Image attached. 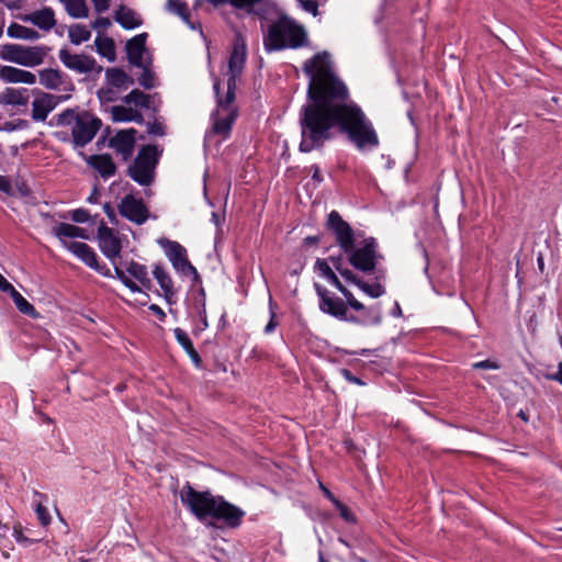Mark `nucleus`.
<instances>
[{
  "mask_svg": "<svg viewBox=\"0 0 562 562\" xmlns=\"http://www.w3.org/2000/svg\"><path fill=\"white\" fill-rule=\"evenodd\" d=\"M115 277L133 293L151 289V280L148 277V270L145 265L131 260L125 263V269L115 267Z\"/></svg>",
  "mask_w": 562,
  "mask_h": 562,
  "instance_id": "nucleus-9",
  "label": "nucleus"
},
{
  "mask_svg": "<svg viewBox=\"0 0 562 562\" xmlns=\"http://www.w3.org/2000/svg\"><path fill=\"white\" fill-rule=\"evenodd\" d=\"M547 379L559 382L562 385V362L558 366V371L553 374H548Z\"/></svg>",
  "mask_w": 562,
  "mask_h": 562,
  "instance_id": "nucleus-60",
  "label": "nucleus"
},
{
  "mask_svg": "<svg viewBox=\"0 0 562 562\" xmlns=\"http://www.w3.org/2000/svg\"><path fill=\"white\" fill-rule=\"evenodd\" d=\"M120 91L119 88L112 87L105 82L104 86L98 90L97 94L101 103H110L119 99Z\"/></svg>",
  "mask_w": 562,
  "mask_h": 562,
  "instance_id": "nucleus-41",
  "label": "nucleus"
},
{
  "mask_svg": "<svg viewBox=\"0 0 562 562\" xmlns=\"http://www.w3.org/2000/svg\"><path fill=\"white\" fill-rule=\"evenodd\" d=\"M49 48L44 45L25 46L14 43L0 45V59L23 67H36L44 63Z\"/></svg>",
  "mask_w": 562,
  "mask_h": 562,
  "instance_id": "nucleus-7",
  "label": "nucleus"
},
{
  "mask_svg": "<svg viewBox=\"0 0 562 562\" xmlns=\"http://www.w3.org/2000/svg\"><path fill=\"white\" fill-rule=\"evenodd\" d=\"M327 260L329 265L331 263V268H334L338 273L345 268L344 259L341 256H330Z\"/></svg>",
  "mask_w": 562,
  "mask_h": 562,
  "instance_id": "nucleus-56",
  "label": "nucleus"
},
{
  "mask_svg": "<svg viewBox=\"0 0 562 562\" xmlns=\"http://www.w3.org/2000/svg\"><path fill=\"white\" fill-rule=\"evenodd\" d=\"M175 338L178 344L184 349L188 353L192 362L199 367L202 362V359L199 352L194 349L193 344L189 337V335L181 328L177 327L173 329Z\"/></svg>",
  "mask_w": 562,
  "mask_h": 562,
  "instance_id": "nucleus-32",
  "label": "nucleus"
},
{
  "mask_svg": "<svg viewBox=\"0 0 562 562\" xmlns=\"http://www.w3.org/2000/svg\"><path fill=\"white\" fill-rule=\"evenodd\" d=\"M149 310L154 312L160 319H164L166 317V314L162 311V308L156 304H151L149 306Z\"/></svg>",
  "mask_w": 562,
  "mask_h": 562,
  "instance_id": "nucleus-62",
  "label": "nucleus"
},
{
  "mask_svg": "<svg viewBox=\"0 0 562 562\" xmlns=\"http://www.w3.org/2000/svg\"><path fill=\"white\" fill-rule=\"evenodd\" d=\"M311 171H312V179L317 183L319 184L321 182H323L324 178L321 173V169L317 165H313L311 166Z\"/></svg>",
  "mask_w": 562,
  "mask_h": 562,
  "instance_id": "nucleus-58",
  "label": "nucleus"
},
{
  "mask_svg": "<svg viewBox=\"0 0 562 562\" xmlns=\"http://www.w3.org/2000/svg\"><path fill=\"white\" fill-rule=\"evenodd\" d=\"M65 248L70 251L74 256L85 262L88 267L95 271L106 276L109 269L101 267L98 262V256L94 250L82 241L65 244Z\"/></svg>",
  "mask_w": 562,
  "mask_h": 562,
  "instance_id": "nucleus-22",
  "label": "nucleus"
},
{
  "mask_svg": "<svg viewBox=\"0 0 562 562\" xmlns=\"http://www.w3.org/2000/svg\"><path fill=\"white\" fill-rule=\"evenodd\" d=\"M22 22L31 23L43 31H50L56 25L55 12L52 8L45 7L41 10L18 16Z\"/></svg>",
  "mask_w": 562,
  "mask_h": 562,
  "instance_id": "nucleus-24",
  "label": "nucleus"
},
{
  "mask_svg": "<svg viewBox=\"0 0 562 562\" xmlns=\"http://www.w3.org/2000/svg\"><path fill=\"white\" fill-rule=\"evenodd\" d=\"M339 274L349 283H352L355 285H359V282H361V280L348 268H344Z\"/></svg>",
  "mask_w": 562,
  "mask_h": 562,
  "instance_id": "nucleus-52",
  "label": "nucleus"
},
{
  "mask_svg": "<svg viewBox=\"0 0 562 562\" xmlns=\"http://www.w3.org/2000/svg\"><path fill=\"white\" fill-rule=\"evenodd\" d=\"M378 244L374 238L370 237L362 241V245L356 247L352 245V250L344 251L347 255L350 265L362 271L371 272L375 269L378 261L382 258L378 254Z\"/></svg>",
  "mask_w": 562,
  "mask_h": 562,
  "instance_id": "nucleus-10",
  "label": "nucleus"
},
{
  "mask_svg": "<svg viewBox=\"0 0 562 562\" xmlns=\"http://www.w3.org/2000/svg\"><path fill=\"white\" fill-rule=\"evenodd\" d=\"M0 80L5 83L34 85L35 74L13 66L0 65Z\"/></svg>",
  "mask_w": 562,
  "mask_h": 562,
  "instance_id": "nucleus-25",
  "label": "nucleus"
},
{
  "mask_svg": "<svg viewBox=\"0 0 562 562\" xmlns=\"http://www.w3.org/2000/svg\"><path fill=\"white\" fill-rule=\"evenodd\" d=\"M472 368L477 370V369H483V370H497L499 369V364L496 362V361H492V360H483V361H479V362H474L472 364Z\"/></svg>",
  "mask_w": 562,
  "mask_h": 562,
  "instance_id": "nucleus-49",
  "label": "nucleus"
},
{
  "mask_svg": "<svg viewBox=\"0 0 562 562\" xmlns=\"http://www.w3.org/2000/svg\"><path fill=\"white\" fill-rule=\"evenodd\" d=\"M192 300V303L188 307V313L191 317L198 318V323L193 328V334L198 335L209 327L204 290L200 289Z\"/></svg>",
  "mask_w": 562,
  "mask_h": 562,
  "instance_id": "nucleus-23",
  "label": "nucleus"
},
{
  "mask_svg": "<svg viewBox=\"0 0 562 562\" xmlns=\"http://www.w3.org/2000/svg\"><path fill=\"white\" fill-rule=\"evenodd\" d=\"M111 25V20L104 16H100L91 23V27L98 32V35H101V33L108 30Z\"/></svg>",
  "mask_w": 562,
  "mask_h": 562,
  "instance_id": "nucleus-47",
  "label": "nucleus"
},
{
  "mask_svg": "<svg viewBox=\"0 0 562 562\" xmlns=\"http://www.w3.org/2000/svg\"><path fill=\"white\" fill-rule=\"evenodd\" d=\"M180 499L200 521L211 518L229 529L238 528L246 516L244 509L227 502L223 496H215L209 491H195L189 484L181 488Z\"/></svg>",
  "mask_w": 562,
  "mask_h": 562,
  "instance_id": "nucleus-2",
  "label": "nucleus"
},
{
  "mask_svg": "<svg viewBox=\"0 0 562 562\" xmlns=\"http://www.w3.org/2000/svg\"><path fill=\"white\" fill-rule=\"evenodd\" d=\"M12 289L14 286L0 273V290L10 294Z\"/></svg>",
  "mask_w": 562,
  "mask_h": 562,
  "instance_id": "nucleus-59",
  "label": "nucleus"
},
{
  "mask_svg": "<svg viewBox=\"0 0 562 562\" xmlns=\"http://www.w3.org/2000/svg\"><path fill=\"white\" fill-rule=\"evenodd\" d=\"M29 102L26 89L7 88L0 94V103L5 105L24 106Z\"/></svg>",
  "mask_w": 562,
  "mask_h": 562,
  "instance_id": "nucleus-31",
  "label": "nucleus"
},
{
  "mask_svg": "<svg viewBox=\"0 0 562 562\" xmlns=\"http://www.w3.org/2000/svg\"><path fill=\"white\" fill-rule=\"evenodd\" d=\"M68 15L74 19H86L89 15V8L86 0H59Z\"/></svg>",
  "mask_w": 562,
  "mask_h": 562,
  "instance_id": "nucleus-35",
  "label": "nucleus"
},
{
  "mask_svg": "<svg viewBox=\"0 0 562 562\" xmlns=\"http://www.w3.org/2000/svg\"><path fill=\"white\" fill-rule=\"evenodd\" d=\"M166 8L170 13L178 15L192 30L195 29V26L190 21L189 7L186 1H183V0H167Z\"/></svg>",
  "mask_w": 562,
  "mask_h": 562,
  "instance_id": "nucleus-36",
  "label": "nucleus"
},
{
  "mask_svg": "<svg viewBox=\"0 0 562 562\" xmlns=\"http://www.w3.org/2000/svg\"><path fill=\"white\" fill-rule=\"evenodd\" d=\"M314 269L322 278L327 280L344 295V297L347 300L348 304L352 310L363 311L367 312L368 314H371V310H367L366 306L361 302H359L347 288L342 285V283L334 272L327 259L318 258L315 261Z\"/></svg>",
  "mask_w": 562,
  "mask_h": 562,
  "instance_id": "nucleus-11",
  "label": "nucleus"
},
{
  "mask_svg": "<svg viewBox=\"0 0 562 562\" xmlns=\"http://www.w3.org/2000/svg\"><path fill=\"white\" fill-rule=\"evenodd\" d=\"M159 156L160 151L157 146H143L134 161L128 166L127 175L142 187L151 186L155 181Z\"/></svg>",
  "mask_w": 562,
  "mask_h": 562,
  "instance_id": "nucleus-5",
  "label": "nucleus"
},
{
  "mask_svg": "<svg viewBox=\"0 0 562 562\" xmlns=\"http://www.w3.org/2000/svg\"><path fill=\"white\" fill-rule=\"evenodd\" d=\"M88 165L92 167L103 179L113 177L116 172V166L110 155H92L88 159Z\"/></svg>",
  "mask_w": 562,
  "mask_h": 562,
  "instance_id": "nucleus-28",
  "label": "nucleus"
},
{
  "mask_svg": "<svg viewBox=\"0 0 562 562\" xmlns=\"http://www.w3.org/2000/svg\"><path fill=\"white\" fill-rule=\"evenodd\" d=\"M38 82L45 89L66 92L69 95L75 90L72 80L63 71L54 68L40 70Z\"/></svg>",
  "mask_w": 562,
  "mask_h": 562,
  "instance_id": "nucleus-16",
  "label": "nucleus"
},
{
  "mask_svg": "<svg viewBox=\"0 0 562 562\" xmlns=\"http://www.w3.org/2000/svg\"><path fill=\"white\" fill-rule=\"evenodd\" d=\"M103 211H104V213L108 215V217H109L110 220H113V218H114V216H115V215H114V210H113V207H112L109 203H105V204L103 205Z\"/></svg>",
  "mask_w": 562,
  "mask_h": 562,
  "instance_id": "nucleus-63",
  "label": "nucleus"
},
{
  "mask_svg": "<svg viewBox=\"0 0 562 562\" xmlns=\"http://www.w3.org/2000/svg\"><path fill=\"white\" fill-rule=\"evenodd\" d=\"M69 94H50L41 90L34 91L31 116L35 122H44L48 114L61 102L68 100Z\"/></svg>",
  "mask_w": 562,
  "mask_h": 562,
  "instance_id": "nucleus-12",
  "label": "nucleus"
},
{
  "mask_svg": "<svg viewBox=\"0 0 562 562\" xmlns=\"http://www.w3.org/2000/svg\"><path fill=\"white\" fill-rule=\"evenodd\" d=\"M315 291L319 297V310L336 318H345V312H348V302L335 296L323 285L315 283Z\"/></svg>",
  "mask_w": 562,
  "mask_h": 562,
  "instance_id": "nucleus-17",
  "label": "nucleus"
},
{
  "mask_svg": "<svg viewBox=\"0 0 562 562\" xmlns=\"http://www.w3.org/2000/svg\"><path fill=\"white\" fill-rule=\"evenodd\" d=\"M70 217L76 223H86L89 221V213L83 209H77L71 212Z\"/></svg>",
  "mask_w": 562,
  "mask_h": 562,
  "instance_id": "nucleus-51",
  "label": "nucleus"
},
{
  "mask_svg": "<svg viewBox=\"0 0 562 562\" xmlns=\"http://www.w3.org/2000/svg\"><path fill=\"white\" fill-rule=\"evenodd\" d=\"M335 507L339 510V515L346 520V521H355V516L350 512V509L342 504L340 501L336 502Z\"/></svg>",
  "mask_w": 562,
  "mask_h": 562,
  "instance_id": "nucleus-50",
  "label": "nucleus"
},
{
  "mask_svg": "<svg viewBox=\"0 0 562 562\" xmlns=\"http://www.w3.org/2000/svg\"><path fill=\"white\" fill-rule=\"evenodd\" d=\"M119 213L136 225H143L149 218V210L143 199L130 193L122 198L117 205Z\"/></svg>",
  "mask_w": 562,
  "mask_h": 562,
  "instance_id": "nucleus-15",
  "label": "nucleus"
},
{
  "mask_svg": "<svg viewBox=\"0 0 562 562\" xmlns=\"http://www.w3.org/2000/svg\"><path fill=\"white\" fill-rule=\"evenodd\" d=\"M146 40H147V34L142 33V34L135 35L126 44V52H127L128 60L134 66H144V63H146V59H145V55L147 54L146 46H145Z\"/></svg>",
  "mask_w": 562,
  "mask_h": 562,
  "instance_id": "nucleus-26",
  "label": "nucleus"
},
{
  "mask_svg": "<svg viewBox=\"0 0 562 562\" xmlns=\"http://www.w3.org/2000/svg\"><path fill=\"white\" fill-rule=\"evenodd\" d=\"M69 41L75 45H80L90 40L91 31L83 24H74L68 29Z\"/></svg>",
  "mask_w": 562,
  "mask_h": 562,
  "instance_id": "nucleus-38",
  "label": "nucleus"
},
{
  "mask_svg": "<svg viewBox=\"0 0 562 562\" xmlns=\"http://www.w3.org/2000/svg\"><path fill=\"white\" fill-rule=\"evenodd\" d=\"M341 373L347 381H349L353 384H358V385L364 384L359 378L355 376L349 370L344 369L341 371Z\"/></svg>",
  "mask_w": 562,
  "mask_h": 562,
  "instance_id": "nucleus-57",
  "label": "nucleus"
},
{
  "mask_svg": "<svg viewBox=\"0 0 562 562\" xmlns=\"http://www.w3.org/2000/svg\"><path fill=\"white\" fill-rule=\"evenodd\" d=\"M297 4L305 12L311 13L312 15H318V3L316 0H296Z\"/></svg>",
  "mask_w": 562,
  "mask_h": 562,
  "instance_id": "nucleus-46",
  "label": "nucleus"
},
{
  "mask_svg": "<svg viewBox=\"0 0 562 562\" xmlns=\"http://www.w3.org/2000/svg\"><path fill=\"white\" fill-rule=\"evenodd\" d=\"M94 45L97 52L108 58L109 60H114L115 58V45L114 41L110 37H105L102 35H98L94 40Z\"/></svg>",
  "mask_w": 562,
  "mask_h": 562,
  "instance_id": "nucleus-37",
  "label": "nucleus"
},
{
  "mask_svg": "<svg viewBox=\"0 0 562 562\" xmlns=\"http://www.w3.org/2000/svg\"><path fill=\"white\" fill-rule=\"evenodd\" d=\"M136 142V130L127 128L117 132L110 139V147L115 150L116 154L121 155L124 161L128 160L133 153Z\"/></svg>",
  "mask_w": 562,
  "mask_h": 562,
  "instance_id": "nucleus-21",
  "label": "nucleus"
},
{
  "mask_svg": "<svg viewBox=\"0 0 562 562\" xmlns=\"http://www.w3.org/2000/svg\"><path fill=\"white\" fill-rule=\"evenodd\" d=\"M164 248L166 256L177 271L184 276L193 274L194 278H198V271L188 260L184 247L177 241L167 240Z\"/></svg>",
  "mask_w": 562,
  "mask_h": 562,
  "instance_id": "nucleus-18",
  "label": "nucleus"
},
{
  "mask_svg": "<svg viewBox=\"0 0 562 562\" xmlns=\"http://www.w3.org/2000/svg\"><path fill=\"white\" fill-rule=\"evenodd\" d=\"M7 35L11 38L23 41H36L41 37L40 33L36 30L18 23H11L8 26Z\"/></svg>",
  "mask_w": 562,
  "mask_h": 562,
  "instance_id": "nucleus-34",
  "label": "nucleus"
},
{
  "mask_svg": "<svg viewBox=\"0 0 562 562\" xmlns=\"http://www.w3.org/2000/svg\"><path fill=\"white\" fill-rule=\"evenodd\" d=\"M261 0H228L233 7L238 9H245L247 11H252L256 5L260 4Z\"/></svg>",
  "mask_w": 562,
  "mask_h": 562,
  "instance_id": "nucleus-45",
  "label": "nucleus"
},
{
  "mask_svg": "<svg viewBox=\"0 0 562 562\" xmlns=\"http://www.w3.org/2000/svg\"><path fill=\"white\" fill-rule=\"evenodd\" d=\"M308 78V102L300 115L301 142L299 149L311 153L333 138V128L347 134L359 149L374 148L379 137L362 110L349 99L346 85L336 76L330 55L315 54L303 64Z\"/></svg>",
  "mask_w": 562,
  "mask_h": 562,
  "instance_id": "nucleus-1",
  "label": "nucleus"
},
{
  "mask_svg": "<svg viewBox=\"0 0 562 562\" xmlns=\"http://www.w3.org/2000/svg\"><path fill=\"white\" fill-rule=\"evenodd\" d=\"M269 307H270V321L268 322V324L265 327V334H271L278 326V322L276 321L274 304L271 299L269 301Z\"/></svg>",
  "mask_w": 562,
  "mask_h": 562,
  "instance_id": "nucleus-48",
  "label": "nucleus"
},
{
  "mask_svg": "<svg viewBox=\"0 0 562 562\" xmlns=\"http://www.w3.org/2000/svg\"><path fill=\"white\" fill-rule=\"evenodd\" d=\"M358 288L373 299L380 297L385 293V289L380 283L369 284L361 280Z\"/></svg>",
  "mask_w": 562,
  "mask_h": 562,
  "instance_id": "nucleus-43",
  "label": "nucleus"
},
{
  "mask_svg": "<svg viewBox=\"0 0 562 562\" xmlns=\"http://www.w3.org/2000/svg\"><path fill=\"white\" fill-rule=\"evenodd\" d=\"M35 497L38 498V501L35 503L36 516L43 526H48L50 524L52 518L47 508L42 504V498L44 497V495L36 492Z\"/></svg>",
  "mask_w": 562,
  "mask_h": 562,
  "instance_id": "nucleus-42",
  "label": "nucleus"
},
{
  "mask_svg": "<svg viewBox=\"0 0 562 562\" xmlns=\"http://www.w3.org/2000/svg\"><path fill=\"white\" fill-rule=\"evenodd\" d=\"M105 82L112 87L119 88L120 90H125L133 85V79L130 78L127 74L122 69L109 68L105 71Z\"/></svg>",
  "mask_w": 562,
  "mask_h": 562,
  "instance_id": "nucleus-33",
  "label": "nucleus"
},
{
  "mask_svg": "<svg viewBox=\"0 0 562 562\" xmlns=\"http://www.w3.org/2000/svg\"><path fill=\"white\" fill-rule=\"evenodd\" d=\"M13 536L18 542H22L25 540V537L23 536L20 526L14 528Z\"/></svg>",
  "mask_w": 562,
  "mask_h": 562,
  "instance_id": "nucleus-64",
  "label": "nucleus"
},
{
  "mask_svg": "<svg viewBox=\"0 0 562 562\" xmlns=\"http://www.w3.org/2000/svg\"><path fill=\"white\" fill-rule=\"evenodd\" d=\"M151 97L138 89L132 90L123 98V104L113 105L110 110L114 122L143 123V111L149 110Z\"/></svg>",
  "mask_w": 562,
  "mask_h": 562,
  "instance_id": "nucleus-6",
  "label": "nucleus"
},
{
  "mask_svg": "<svg viewBox=\"0 0 562 562\" xmlns=\"http://www.w3.org/2000/svg\"><path fill=\"white\" fill-rule=\"evenodd\" d=\"M319 487L321 490L323 491L324 495L335 505L336 502H339V499H337L334 494L327 488L325 487L322 483H319Z\"/></svg>",
  "mask_w": 562,
  "mask_h": 562,
  "instance_id": "nucleus-61",
  "label": "nucleus"
},
{
  "mask_svg": "<svg viewBox=\"0 0 562 562\" xmlns=\"http://www.w3.org/2000/svg\"><path fill=\"white\" fill-rule=\"evenodd\" d=\"M53 234L59 239L64 248L65 244L76 243L75 240L69 239L88 238L87 231L85 228L68 223H59L54 226Z\"/></svg>",
  "mask_w": 562,
  "mask_h": 562,
  "instance_id": "nucleus-27",
  "label": "nucleus"
},
{
  "mask_svg": "<svg viewBox=\"0 0 562 562\" xmlns=\"http://www.w3.org/2000/svg\"><path fill=\"white\" fill-rule=\"evenodd\" d=\"M58 57L66 68L78 74H89L95 68L94 58L85 54H72L67 49H60Z\"/></svg>",
  "mask_w": 562,
  "mask_h": 562,
  "instance_id": "nucleus-19",
  "label": "nucleus"
},
{
  "mask_svg": "<svg viewBox=\"0 0 562 562\" xmlns=\"http://www.w3.org/2000/svg\"><path fill=\"white\" fill-rule=\"evenodd\" d=\"M327 227L335 235L336 241L342 252L352 250V245L356 241L355 232L337 211H331L328 214Z\"/></svg>",
  "mask_w": 562,
  "mask_h": 562,
  "instance_id": "nucleus-13",
  "label": "nucleus"
},
{
  "mask_svg": "<svg viewBox=\"0 0 562 562\" xmlns=\"http://www.w3.org/2000/svg\"><path fill=\"white\" fill-rule=\"evenodd\" d=\"M220 81L216 80L214 82V91H215V94L216 97H221L220 95ZM217 110L215 111V113L213 114V127H212V131L214 134H217L220 136L223 137V139L227 138L231 131H232V126L235 122V120L237 119V110L235 108H233V103H231L226 108H223L220 105V103L217 102Z\"/></svg>",
  "mask_w": 562,
  "mask_h": 562,
  "instance_id": "nucleus-14",
  "label": "nucleus"
},
{
  "mask_svg": "<svg viewBox=\"0 0 562 562\" xmlns=\"http://www.w3.org/2000/svg\"><path fill=\"white\" fill-rule=\"evenodd\" d=\"M99 246L103 255L114 261L120 257L122 245L114 231L105 225L98 228Z\"/></svg>",
  "mask_w": 562,
  "mask_h": 562,
  "instance_id": "nucleus-20",
  "label": "nucleus"
},
{
  "mask_svg": "<svg viewBox=\"0 0 562 562\" xmlns=\"http://www.w3.org/2000/svg\"><path fill=\"white\" fill-rule=\"evenodd\" d=\"M142 68V72L138 76V83L145 89H153L157 86V78L155 72L150 69V63H144V66H138Z\"/></svg>",
  "mask_w": 562,
  "mask_h": 562,
  "instance_id": "nucleus-39",
  "label": "nucleus"
},
{
  "mask_svg": "<svg viewBox=\"0 0 562 562\" xmlns=\"http://www.w3.org/2000/svg\"><path fill=\"white\" fill-rule=\"evenodd\" d=\"M307 43V34L303 26L284 16L272 23L263 36L267 52L285 48H299Z\"/></svg>",
  "mask_w": 562,
  "mask_h": 562,
  "instance_id": "nucleus-4",
  "label": "nucleus"
},
{
  "mask_svg": "<svg viewBox=\"0 0 562 562\" xmlns=\"http://www.w3.org/2000/svg\"><path fill=\"white\" fill-rule=\"evenodd\" d=\"M153 274L157 280L158 284L160 285L165 299L168 302H170L176 294L171 277L166 271V269L160 265H156L154 267Z\"/></svg>",
  "mask_w": 562,
  "mask_h": 562,
  "instance_id": "nucleus-30",
  "label": "nucleus"
},
{
  "mask_svg": "<svg viewBox=\"0 0 562 562\" xmlns=\"http://www.w3.org/2000/svg\"><path fill=\"white\" fill-rule=\"evenodd\" d=\"M10 296L12 297L16 308L26 315L35 316L36 311L34 306L27 302V300L15 289H12V292L10 293Z\"/></svg>",
  "mask_w": 562,
  "mask_h": 562,
  "instance_id": "nucleus-40",
  "label": "nucleus"
},
{
  "mask_svg": "<svg viewBox=\"0 0 562 562\" xmlns=\"http://www.w3.org/2000/svg\"><path fill=\"white\" fill-rule=\"evenodd\" d=\"M246 63V44L237 36L228 58L227 91L224 98L218 97L221 106L226 108L235 100L236 79L243 72Z\"/></svg>",
  "mask_w": 562,
  "mask_h": 562,
  "instance_id": "nucleus-8",
  "label": "nucleus"
},
{
  "mask_svg": "<svg viewBox=\"0 0 562 562\" xmlns=\"http://www.w3.org/2000/svg\"><path fill=\"white\" fill-rule=\"evenodd\" d=\"M97 13H103L110 9L111 0H91Z\"/></svg>",
  "mask_w": 562,
  "mask_h": 562,
  "instance_id": "nucleus-55",
  "label": "nucleus"
},
{
  "mask_svg": "<svg viewBox=\"0 0 562 562\" xmlns=\"http://www.w3.org/2000/svg\"><path fill=\"white\" fill-rule=\"evenodd\" d=\"M114 20L125 30L136 29L143 23L138 13L123 4L115 10Z\"/></svg>",
  "mask_w": 562,
  "mask_h": 562,
  "instance_id": "nucleus-29",
  "label": "nucleus"
},
{
  "mask_svg": "<svg viewBox=\"0 0 562 562\" xmlns=\"http://www.w3.org/2000/svg\"><path fill=\"white\" fill-rule=\"evenodd\" d=\"M147 133L151 135L162 136L165 134V126L158 122L148 124Z\"/></svg>",
  "mask_w": 562,
  "mask_h": 562,
  "instance_id": "nucleus-54",
  "label": "nucleus"
},
{
  "mask_svg": "<svg viewBox=\"0 0 562 562\" xmlns=\"http://www.w3.org/2000/svg\"><path fill=\"white\" fill-rule=\"evenodd\" d=\"M340 321H345V322H350V323H356V324H363V325H368V324H380L381 323V316H380V313L376 312L375 315L370 318L369 316L368 317H364L362 319H359L358 317L356 316H348L347 312H345V318H339Z\"/></svg>",
  "mask_w": 562,
  "mask_h": 562,
  "instance_id": "nucleus-44",
  "label": "nucleus"
},
{
  "mask_svg": "<svg viewBox=\"0 0 562 562\" xmlns=\"http://www.w3.org/2000/svg\"><path fill=\"white\" fill-rule=\"evenodd\" d=\"M50 125L68 127L76 147L89 144L101 127V120L88 111L66 109L53 116Z\"/></svg>",
  "mask_w": 562,
  "mask_h": 562,
  "instance_id": "nucleus-3",
  "label": "nucleus"
},
{
  "mask_svg": "<svg viewBox=\"0 0 562 562\" xmlns=\"http://www.w3.org/2000/svg\"><path fill=\"white\" fill-rule=\"evenodd\" d=\"M0 191L5 193L7 195H13V188L11 181L5 176H0Z\"/></svg>",
  "mask_w": 562,
  "mask_h": 562,
  "instance_id": "nucleus-53",
  "label": "nucleus"
}]
</instances>
